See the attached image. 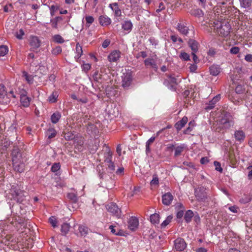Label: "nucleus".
Wrapping results in <instances>:
<instances>
[{
	"mask_svg": "<svg viewBox=\"0 0 252 252\" xmlns=\"http://www.w3.org/2000/svg\"><path fill=\"white\" fill-rule=\"evenodd\" d=\"M173 199V196L170 192H167L162 196V202L166 206L170 205Z\"/></svg>",
	"mask_w": 252,
	"mask_h": 252,
	"instance_id": "f3484780",
	"label": "nucleus"
},
{
	"mask_svg": "<svg viewBox=\"0 0 252 252\" xmlns=\"http://www.w3.org/2000/svg\"><path fill=\"white\" fill-rule=\"evenodd\" d=\"M74 132L72 131H69L64 134V138L66 140H71L75 138Z\"/></svg>",
	"mask_w": 252,
	"mask_h": 252,
	"instance_id": "79ce46f5",
	"label": "nucleus"
},
{
	"mask_svg": "<svg viewBox=\"0 0 252 252\" xmlns=\"http://www.w3.org/2000/svg\"><path fill=\"white\" fill-rule=\"evenodd\" d=\"M8 52V48L5 45L0 46V57L5 56Z\"/></svg>",
	"mask_w": 252,
	"mask_h": 252,
	"instance_id": "a18cd8bd",
	"label": "nucleus"
},
{
	"mask_svg": "<svg viewBox=\"0 0 252 252\" xmlns=\"http://www.w3.org/2000/svg\"><path fill=\"white\" fill-rule=\"evenodd\" d=\"M207 188L200 186L194 189V195L199 202H205L208 199Z\"/></svg>",
	"mask_w": 252,
	"mask_h": 252,
	"instance_id": "39448f33",
	"label": "nucleus"
},
{
	"mask_svg": "<svg viewBox=\"0 0 252 252\" xmlns=\"http://www.w3.org/2000/svg\"><path fill=\"white\" fill-rule=\"evenodd\" d=\"M30 45L33 50L37 49L40 46V41L37 36H31L29 40Z\"/></svg>",
	"mask_w": 252,
	"mask_h": 252,
	"instance_id": "f8f14e48",
	"label": "nucleus"
},
{
	"mask_svg": "<svg viewBox=\"0 0 252 252\" xmlns=\"http://www.w3.org/2000/svg\"><path fill=\"white\" fill-rule=\"evenodd\" d=\"M99 24L102 26H107L111 24V20L106 15H101L98 18Z\"/></svg>",
	"mask_w": 252,
	"mask_h": 252,
	"instance_id": "aec40b11",
	"label": "nucleus"
},
{
	"mask_svg": "<svg viewBox=\"0 0 252 252\" xmlns=\"http://www.w3.org/2000/svg\"><path fill=\"white\" fill-rule=\"evenodd\" d=\"M177 29L180 33L183 35H187L189 33V29L188 27L183 24L178 23Z\"/></svg>",
	"mask_w": 252,
	"mask_h": 252,
	"instance_id": "393cba45",
	"label": "nucleus"
},
{
	"mask_svg": "<svg viewBox=\"0 0 252 252\" xmlns=\"http://www.w3.org/2000/svg\"><path fill=\"white\" fill-rule=\"evenodd\" d=\"M13 166L15 171L21 173L24 171L25 165L22 160L12 161Z\"/></svg>",
	"mask_w": 252,
	"mask_h": 252,
	"instance_id": "a211bd4d",
	"label": "nucleus"
},
{
	"mask_svg": "<svg viewBox=\"0 0 252 252\" xmlns=\"http://www.w3.org/2000/svg\"><path fill=\"white\" fill-rule=\"evenodd\" d=\"M20 98L21 103L23 106L24 107H28L30 105V101L31 100V98L30 97L26 95L22 96Z\"/></svg>",
	"mask_w": 252,
	"mask_h": 252,
	"instance_id": "bb28decb",
	"label": "nucleus"
},
{
	"mask_svg": "<svg viewBox=\"0 0 252 252\" xmlns=\"http://www.w3.org/2000/svg\"><path fill=\"white\" fill-rule=\"evenodd\" d=\"M24 239H22V240H19L17 242V246L19 249V250L20 251H24V247H23V243H24Z\"/></svg>",
	"mask_w": 252,
	"mask_h": 252,
	"instance_id": "69168bd1",
	"label": "nucleus"
},
{
	"mask_svg": "<svg viewBox=\"0 0 252 252\" xmlns=\"http://www.w3.org/2000/svg\"><path fill=\"white\" fill-rule=\"evenodd\" d=\"M15 92V94L17 96V94L20 95V97L22 96L27 95V92L23 88H18L17 89H13Z\"/></svg>",
	"mask_w": 252,
	"mask_h": 252,
	"instance_id": "473e14b6",
	"label": "nucleus"
},
{
	"mask_svg": "<svg viewBox=\"0 0 252 252\" xmlns=\"http://www.w3.org/2000/svg\"><path fill=\"white\" fill-rule=\"evenodd\" d=\"M23 76L29 84H32L33 81V77L32 75L29 74L27 72H23Z\"/></svg>",
	"mask_w": 252,
	"mask_h": 252,
	"instance_id": "f704fd0d",
	"label": "nucleus"
},
{
	"mask_svg": "<svg viewBox=\"0 0 252 252\" xmlns=\"http://www.w3.org/2000/svg\"><path fill=\"white\" fill-rule=\"evenodd\" d=\"M59 96L58 91H54L49 96L48 100L51 103H55L57 101V98Z\"/></svg>",
	"mask_w": 252,
	"mask_h": 252,
	"instance_id": "2f4dec72",
	"label": "nucleus"
},
{
	"mask_svg": "<svg viewBox=\"0 0 252 252\" xmlns=\"http://www.w3.org/2000/svg\"><path fill=\"white\" fill-rule=\"evenodd\" d=\"M67 197L72 203H76L78 201L77 195L74 193H68L67 194Z\"/></svg>",
	"mask_w": 252,
	"mask_h": 252,
	"instance_id": "37998d69",
	"label": "nucleus"
},
{
	"mask_svg": "<svg viewBox=\"0 0 252 252\" xmlns=\"http://www.w3.org/2000/svg\"><path fill=\"white\" fill-rule=\"evenodd\" d=\"M34 58V55L32 53H29L27 57L28 62L30 63H32Z\"/></svg>",
	"mask_w": 252,
	"mask_h": 252,
	"instance_id": "774afa93",
	"label": "nucleus"
},
{
	"mask_svg": "<svg viewBox=\"0 0 252 252\" xmlns=\"http://www.w3.org/2000/svg\"><path fill=\"white\" fill-rule=\"evenodd\" d=\"M240 51V48L238 47H232L230 50V53L232 54H237Z\"/></svg>",
	"mask_w": 252,
	"mask_h": 252,
	"instance_id": "e2e57ef3",
	"label": "nucleus"
},
{
	"mask_svg": "<svg viewBox=\"0 0 252 252\" xmlns=\"http://www.w3.org/2000/svg\"><path fill=\"white\" fill-rule=\"evenodd\" d=\"M79 231L81 235H85L87 234L88 232V228L84 226H80L79 227Z\"/></svg>",
	"mask_w": 252,
	"mask_h": 252,
	"instance_id": "13d9d810",
	"label": "nucleus"
},
{
	"mask_svg": "<svg viewBox=\"0 0 252 252\" xmlns=\"http://www.w3.org/2000/svg\"><path fill=\"white\" fill-rule=\"evenodd\" d=\"M244 99L250 102H252V89L247 90L244 96Z\"/></svg>",
	"mask_w": 252,
	"mask_h": 252,
	"instance_id": "c03bdc74",
	"label": "nucleus"
},
{
	"mask_svg": "<svg viewBox=\"0 0 252 252\" xmlns=\"http://www.w3.org/2000/svg\"><path fill=\"white\" fill-rule=\"evenodd\" d=\"M139 225V221L137 218L135 217H131L130 218L128 221V228L132 230H135Z\"/></svg>",
	"mask_w": 252,
	"mask_h": 252,
	"instance_id": "4468645a",
	"label": "nucleus"
},
{
	"mask_svg": "<svg viewBox=\"0 0 252 252\" xmlns=\"http://www.w3.org/2000/svg\"><path fill=\"white\" fill-rule=\"evenodd\" d=\"M50 14L52 16L55 15V12L59 9V6L57 5H52L50 7Z\"/></svg>",
	"mask_w": 252,
	"mask_h": 252,
	"instance_id": "bf43d9fd",
	"label": "nucleus"
},
{
	"mask_svg": "<svg viewBox=\"0 0 252 252\" xmlns=\"http://www.w3.org/2000/svg\"><path fill=\"white\" fill-rule=\"evenodd\" d=\"M210 27L212 30H213L214 32L223 37L228 36L231 29L229 23H225L223 24L218 20L210 23Z\"/></svg>",
	"mask_w": 252,
	"mask_h": 252,
	"instance_id": "f257e3e1",
	"label": "nucleus"
},
{
	"mask_svg": "<svg viewBox=\"0 0 252 252\" xmlns=\"http://www.w3.org/2000/svg\"><path fill=\"white\" fill-rule=\"evenodd\" d=\"M188 118L186 116H184L181 120L177 122L175 125V127L178 131L180 130L187 123Z\"/></svg>",
	"mask_w": 252,
	"mask_h": 252,
	"instance_id": "b1692460",
	"label": "nucleus"
},
{
	"mask_svg": "<svg viewBox=\"0 0 252 252\" xmlns=\"http://www.w3.org/2000/svg\"><path fill=\"white\" fill-rule=\"evenodd\" d=\"M70 229V225L67 223H63L61 226V232L63 235L66 234Z\"/></svg>",
	"mask_w": 252,
	"mask_h": 252,
	"instance_id": "58836bf2",
	"label": "nucleus"
},
{
	"mask_svg": "<svg viewBox=\"0 0 252 252\" xmlns=\"http://www.w3.org/2000/svg\"><path fill=\"white\" fill-rule=\"evenodd\" d=\"M133 24L130 20L125 21L122 24V29L126 32V33L130 32L132 29Z\"/></svg>",
	"mask_w": 252,
	"mask_h": 252,
	"instance_id": "4be33fe9",
	"label": "nucleus"
},
{
	"mask_svg": "<svg viewBox=\"0 0 252 252\" xmlns=\"http://www.w3.org/2000/svg\"><path fill=\"white\" fill-rule=\"evenodd\" d=\"M234 124L232 116L229 114H225L216 122V125L218 126L216 127V130L220 131L221 129H229L233 126Z\"/></svg>",
	"mask_w": 252,
	"mask_h": 252,
	"instance_id": "f03ea898",
	"label": "nucleus"
},
{
	"mask_svg": "<svg viewBox=\"0 0 252 252\" xmlns=\"http://www.w3.org/2000/svg\"><path fill=\"white\" fill-rule=\"evenodd\" d=\"M104 158V162L105 165L107 166L108 172L111 174L113 173L115 170V165L114 162L112 161L113 155L110 150H109L107 153H105Z\"/></svg>",
	"mask_w": 252,
	"mask_h": 252,
	"instance_id": "20e7f679",
	"label": "nucleus"
},
{
	"mask_svg": "<svg viewBox=\"0 0 252 252\" xmlns=\"http://www.w3.org/2000/svg\"><path fill=\"white\" fill-rule=\"evenodd\" d=\"M11 98H16L15 92L12 89L8 93L6 91L1 96H0V103L3 105L8 104L10 102Z\"/></svg>",
	"mask_w": 252,
	"mask_h": 252,
	"instance_id": "423d86ee",
	"label": "nucleus"
},
{
	"mask_svg": "<svg viewBox=\"0 0 252 252\" xmlns=\"http://www.w3.org/2000/svg\"><path fill=\"white\" fill-rule=\"evenodd\" d=\"M185 147L184 145L178 146L175 148V157L180 156L181 153L183 152Z\"/></svg>",
	"mask_w": 252,
	"mask_h": 252,
	"instance_id": "ea45409f",
	"label": "nucleus"
},
{
	"mask_svg": "<svg viewBox=\"0 0 252 252\" xmlns=\"http://www.w3.org/2000/svg\"><path fill=\"white\" fill-rule=\"evenodd\" d=\"M188 45L191 49L192 52H197L199 46V43L197 41L192 39H189L188 41Z\"/></svg>",
	"mask_w": 252,
	"mask_h": 252,
	"instance_id": "412c9836",
	"label": "nucleus"
},
{
	"mask_svg": "<svg viewBox=\"0 0 252 252\" xmlns=\"http://www.w3.org/2000/svg\"><path fill=\"white\" fill-rule=\"evenodd\" d=\"M214 164L215 166V169L217 171H219L220 172H221L222 171V169L221 167L220 164L219 162L215 161L214 162Z\"/></svg>",
	"mask_w": 252,
	"mask_h": 252,
	"instance_id": "0e129e2a",
	"label": "nucleus"
},
{
	"mask_svg": "<svg viewBox=\"0 0 252 252\" xmlns=\"http://www.w3.org/2000/svg\"><path fill=\"white\" fill-rule=\"evenodd\" d=\"M180 58L184 61H189V55L186 53V52H183L181 53L180 55Z\"/></svg>",
	"mask_w": 252,
	"mask_h": 252,
	"instance_id": "052dcab7",
	"label": "nucleus"
},
{
	"mask_svg": "<svg viewBox=\"0 0 252 252\" xmlns=\"http://www.w3.org/2000/svg\"><path fill=\"white\" fill-rule=\"evenodd\" d=\"M178 83L177 78L174 75H167V78L164 81L163 84L170 90L175 91L176 86Z\"/></svg>",
	"mask_w": 252,
	"mask_h": 252,
	"instance_id": "0eeeda50",
	"label": "nucleus"
},
{
	"mask_svg": "<svg viewBox=\"0 0 252 252\" xmlns=\"http://www.w3.org/2000/svg\"><path fill=\"white\" fill-rule=\"evenodd\" d=\"M11 156L12 161L22 160V156L20 153V150L17 147H14L11 152Z\"/></svg>",
	"mask_w": 252,
	"mask_h": 252,
	"instance_id": "dca6fc26",
	"label": "nucleus"
},
{
	"mask_svg": "<svg viewBox=\"0 0 252 252\" xmlns=\"http://www.w3.org/2000/svg\"><path fill=\"white\" fill-rule=\"evenodd\" d=\"M54 41L58 43H63L64 42V39L59 34H56L53 37Z\"/></svg>",
	"mask_w": 252,
	"mask_h": 252,
	"instance_id": "de8ad7c7",
	"label": "nucleus"
},
{
	"mask_svg": "<svg viewBox=\"0 0 252 252\" xmlns=\"http://www.w3.org/2000/svg\"><path fill=\"white\" fill-rule=\"evenodd\" d=\"M193 216V212L191 210H188L185 213L184 219L187 223L191 221V219Z\"/></svg>",
	"mask_w": 252,
	"mask_h": 252,
	"instance_id": "7c9ffc66",
	"label": "nucleus"
},
{
	"mask_svg": "<svg viewBox=\"0 0 252 252\" xmlns=\"http://www.w3.org/2000/svg\"><path fill=\"white\" fill-rule=\"evenodd\" d=\"M23 247L24 250L25 249H29L32 247V244L31 243L32 240L30 239H24Z\"/></svg>",
	"mask_w": 252,
	"mask_h": 252,
	"instance_id": "3c124183",
	"label": "nucleus"
},
{
	"mask_svg": "<svg viewBox=\"0 0 252 252\" xmlns=\"http://www.w3.org/2000/svg\"><path fill=\"white\" fill-rule=\"evenodd\" d=\"M76 53L78 55H82L83 54V51L81 46L77 43L76 45Z\"/></svg>",
	"mask_w": 252,
	"mask_h": 252,
	"instance_id": "680f3d73",
	"label": "nucleus"
},
{
	"mask_svg": "<svg viewBox=\"0 0 252 252\" xmlns=\"http://www.w3.org/2000/svg\"><path fill=\"white\" fill-rule=\"evenodd\" d=\"M46 135L48 139H51L56 136L57 131L54 128H49L46 132Z\"/></svg>",
	"mask_w": 252,
	"mask_h": 252,
	"instance_id": "4c0bfd02",
	"label": "nucleus"
},
{
	"mask_svg": "<svg viewBox=\"0 0 252 252\" xmlns=\"http://www.w3.org/2000/svg\"><path fill=\"white\" fill-rule=\"evenodd\" d=\"M234 136L236 141L240 143L243 142L246 137L244 132L242 130H236L234 132Z\"/></svg>",
	"mask_w": 252,
	"mask_h": 252,
	"instance_id": "6ab92c4d",
	"label": "nucleus"
},
{
	"mask_svg": "<svg viewBox=\"0 0 252 252\" xmlns=\"http://www.w3.org/2000/svg\"><path fill=\"white\" fill-rule=\"evenodd\" d=\"M93 77L95 81L99 82L100 80L101 79L102 75L98 72V71H96L94 73Z\"/></svg>",
	"mask_w": 252,
	"mask_h": 252,
	"instance_id": "5fc2aeb1",
	"label": "nucleus"
},
{
	"mask_svg": "<svg viewBox=\"0 0 252 252\" xmlns=\"http://www.w3.org/2000/svg\"><path fill=\"white\" fill-rule=\"evenodd\" d=\"M63 19L62 17H56L54 19H52L50 20V22L52 25V27L54 29L58 28V23L59 20H62Z\"/></svg>",
	"mask_w": 252,
	"mask_h": 252,
	"instance_id": "e433bc0d",
	"label": "nucleus"
},
{
	"mask_svg": "<svg viewBox=\"0 0 252 252\" xmlns=\"http://www.w3.org/2000/svg\"><path fill=\"white\" fill-rule=\"evenodd\" d=\"M187 243L182 238H177L174 241V248L179 252L183 251L187 248Z\"/></svg>",
	"mask_w": 252,
	"mask_h": 252,
	"instance_id": "9d476101",
	"label": "nucleus"
},
{
	"mask_svg": "<svg viewBox=\"0 0 252 252\" xmlns=\"http://www.w3.org/2000/svg\"><path fill=\"white\" fill-rule=\"evenodd\" d=\"M220 71V68L219 65H213L210 67V74L213 76H217Z\"/></svg>",
	"mask_w": 252,
	"mask_h": 252,
	"instance_id": "cd10ccee",
	"label": "nucleus"
},
{
	"mask_svg": "<svg viewBox=\"0 0 252 252\" xmlns=\"http://www.w3.org/2000/svg\"><path fill=\"white\" fill-rule=\"evenodd\" d=\"M49 222L52 225L53 227H56L57 226V220L55 216H51L49 219Z\"/></svg>",
	"mask_w": 252,
	"mask_h": 252,
	"instance_id": "6e6d98bb",
	"label": "nucleus"
},
{
	"mask_svg": "<svg viewBox=\"0 0 252 252\" xmlns=\"http://www.w3.org/2000/svg\"><path fill=\"white\" fill-rule=\"evenodd\" d=\"M150 220L153 224H158L159 222V215L155 213L150 216Z\"/></svg>",
	"mask_w": 252,
	"mask_h": 252,
	"instance_id": "72a5a7b5",
	"label": "nucleus"
},
{
	"mask_svg": "<svg viewBox=\"0 0 252 252\" xmlns=\"http://www.w3.org/2000/svg\"><path fill=\"white\" fill-rule=\"evenodd\" d=\"M121 56V52L119 50H114L108 56V60L110 62H117Z\"/></svg>",
	"mask_w": 252,
	"mask_h": 252,
	"instance_id": "2eb2a0df",
	"label": "nucleus"
},
{
	"mask_svg": "<svg viewBox=\"0 0 252 252\" xmlns=\"http://www.w3.org/2000/svg\"><path fill=\"white\" fill-rule=\"evenodd\" d=\"M25 35V32L23 29H21L19 31L16 32L15 33V37L19 40H21L23 38V36Z\"/></svg>",
	"mask_w": 252,
	"mask_h": 252,
	"instance_id": "603ef678",
	"label": "nucleus"
},
{
	"mask_svg": "<svg viewBox=\"0 0 252 252\" xmlns=\"http://www.w3.org/2000/svg\"><path fill=\"white\" fill-rule=\"evenodd\" d=\"M85 20L86 21L85 24L86 27L89 28L91 25L94 23V19L92 16H86L85 17Z\"/></svg>",
	"mask_w": 252,
	"mask_h": 252,
	"instance_id": "a19ab883",
	"label": "nucleus"
},
{
	"mask_svg": "<svg viewBox=\"0 0 252 252\" xmlns=\"http://www.w3.org/2000/svg\"><path fill=\"white\" fill-rule=\"evenodd\" d=\"M106 208L108 212L111 213L112 215L118 218L121 217V211L116 203L111 202L108 204L106 206Z\"/></svg>",
	"mask_w": 252,
	"mask_h": 252,
	"instance_id": "9b49d317",
	"label": "nucleus"
},
{
	"mask_svg": "<svg viewBox=\"0 0 252 252\" xmlns=\"http://www.w3.org/2000/svg\"><path fill=\"white\" fill-rule=\"evenodd\" d=\"M25 192L18 185H13L10 189L8 198L18 203H22L25 199Z\"/></svg>",
	"mask_w": 252,
	"mask_h": 252,
	"instance_id": "7ed1b4c3",
	"label": "nucleus"
},
{
	"mask_svg": "<svg viewBox=\"0 0 252 252\" xmlns=\"http://www.w3.org/2000/svg\"><path fill=\"white\" fill-rule=\"evenodd\" d=\"M109 7L114 12L116 16H120L121 15V11L117 3L115 2L109 4Z\"/></svg>",
	"mask_w": 252,
	"mask_h": 252,
	"instance_id": "a878e982",
	"label": "nucleus"
},
{
	"mask_svg": "<svg viewBox=\"0 0 252 252\" xmlns=\"http://www.w3.org/2000/svg\"><path fill=\"white\" fill-rule=\"evenodd\" d=\"M122 86L123 88L127 89L131 85L132 81V72L130 70H126L122 76Z\"/></svg>",
	"mask_w": 252,
	"mask_h": 252,
	"instance_id": "6e6552de",
	"label": "nucleus"
},
{
	"mask_svg": "<svg viewBox=\"0 0 252 252\" xmlns=\"http://www.w3.org/2000/svg\"><path fill=\"white\" fill-rule=\"evenodd\" d=\"M149 41L151 44H152V45L155 46L157 45L158 44V41L153 37H151L149 39Z\"/></svg>",
	"mask_w": 252,
	"mask_h": 252,
	"instance_id": "338daca9",
	"label": "nucleus"
},
{
	"mask_svg": "<svg viewBox=\"0 0 252 252\" xmlns=\"http://www.w3.org/2000/svg\"><path fill=\"white\" fill-rule=\"evenodd\" d=\"M61 168V164L59 162L54 163L51 167V171L53 172L58 171Z\"/></svg>",
	"mask_w": 252,
	"mask_h": 252,
	"instance_id": "4d7b16f0",
	"label": "nucleus"
},
{
	"mask_svg": "<svg viewBox=\"0 0 252 252\" xmlns=\"http://www.w3.org/2000/svg\"><path fill=\"white\" fill-rule=\"evenodd\" d=\"M172 216L170 215L168 216L166 219L161 223V227L165 228L169 223L171 222L172 219Z\"/></svg>",
	"mask_w": 252,
	"mask_h": 252,
	"instance_id": "49530a36",
	"label": "nucleus"
},
{
	"mask_svg": "<svg viewBox=\"0 0 252 252\" xmlns=\"http://www.w3.org/2000/svg\"><path fill=\"white\" fill-rule=\"evenodd\" d=\"M241 7L248 8L251 6L252 0H239Z\"/></svg>",
	"mask_w": 252,
	"mask_h": 252,
	"instance_id": "c9c22d12",
	"label": "nucleus"
},
{
	"mask_svg": "<svg viewBox=\"0 0 252 252\" xmlns=\"http://www.w3.org/2000/svg\"><path fill=\"white\" fill-rule=\"evenodd\" d=\"M109 228L111 230V233L116 235L122 236L124 234L123 230L119 229L118 228L116 229L115 226H114L112 225H110Z\"/></svg>",
	"mask_w": 252,
	"mask_h": 252,
	"instance_id": "c85d7f7f",
	"label": "nucleus"
},
{
	"mask_svg": "<svg viewBox=\"0 0 252 252\" xmlns=\"http://www.w3.org/2000/svg\"><path fill=\"white\" fill-rule=\"evenodd\" d=\"M62 52V49L61 46H58L54 48L52 51L51 53L53 55L55 56L58 55L60 54Z\"/></svg>",
	"mask_w": 252,
	"mask_h": 252,
	"instance_id": "09e8293b",
	"label": "nucleus"
},
{
	"mask_svg": "<svg viewBox=\"0 0 252 252\" xmlns=\"http://www.w3.org/2000/svg\"><path fill=\"white\" fill-rule=\"evenodd\" d=\"M245 91V87L244 85H238L235 88V92L237 94H242Z\"/></svg>",
	"mask_w": 252,
	"mask_h": 252,
	"instance_id": "864d4df0",
	"label": "nucleus"
},
{
	"mask_svg": "<svg viewBox=\"0 0 252 252\" xmlns=\"http://www.w3.org/2000/svg\"><path fill=\"white\" fill-rule=\"evenodd\" d=\"M144 64L146 66H151L154 68L155 70L158 69V67L157 64L155 60L152 58H148L145 60Z\"/></svg>",
	"mask_w": 252,
	"mask_h": 252,
	"instance_id": "5701e85b",
	"label": "nucleus"
},
{
	"mask_svg": "<svg viewBox=\"0 0 252 252\" xmlns=\"http://www.w3.org/2000/svg\"><path fill=\"white\" fill-rule=\"evenodd\" d=\"M99 177L104 180L105 188L107 189L113 188L115 185V182L111 177L108 178L107 175L101 172L100 170L98 171Z\"/></svg>",
	"mask_w": 252,
	"mask_h": 252,
	"instance_id": "1a4fd4ad",
	"label": "nucleus"
},
{
	"mask_svg": "<svg viewBox=\"0 0 252 252\" xmlns=\"http://www.w3.org/2000/svg\"><path fill=\"white\" fill-rule=\"evenodd\" d=\"M159 184V180L158 175L156 174L153 175V179L150 182V184L153 186H158Z\"/></svg>",
	"mask_w": 252,
	"mask_h": 252,
	"instance_id": "8fccbe9b",
	"label": "nucleus"
},
{
	"mask_svg": "<svg viewBox=\"0 0 252 252\" xmlns=\"http://www.w3.org/2000/svg\"><path fill=\"white\" fill-rule=\"evenodd\" d=\"M220 99V94H218L214 96L211 100L206 104V106L205 107V110L208 111L213 109L215 107L216 103L218 102Z\"/></svg>",
	"mask_w": 252,
	"mask_h": 252,
	"instance_id": "ddd939ff",
	"label": "nucleus"
},
{
	"mask_svg": "<svg viewBox=\"0 0 252 252\" xmlns=\"http://www.w3.org/2000/svg\"><path fill=\"white\" fill-rule=\"evenodd\" d=\"M61 113L59 112H56L51 115V121L52 123L56 124L59 122V120L61 119Z\"/></svg>",
	"mask_w": 252,
	"mask_h": 252,
	"instance_id": "c756f323",
	"label": "nucleus"
}]
</instances>
